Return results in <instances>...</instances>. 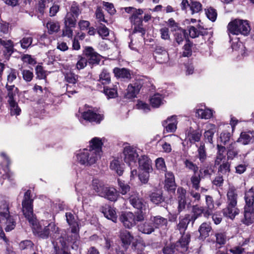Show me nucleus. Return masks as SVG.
I'll return each mask as SVG.
<instances>
[{"mask_svg":"<svg viewBox=\"0 0 254 254\" xmlns=\"http://www.w3.org/2000/svg\"><path fill=\"white\" fill-rule=\"evenodd\" d=\"M239 213V210L237 207L236 204L232 205L230 204H227V207L223 209L224 215L231 219H233Z\"/></svg>","mask_w":254,"mask_h":254,"instance_id":"a878e982","label":"nucleus"},{"mask_svg":"<svg viewBox=\"0 0 254 254\" xmlns=\"http://www.w3.org/2000/svg\"><path fill=\"white\" fill-rule=\"evenodd\" d=\"M118 83L113 85V87H106L104 88V93L107 96L108 98H114L117 96V85Z\"/></svg>","mask_w":254,"mask_h":254,"instance_id":"4c0bfd02","label":"nucleus"},{"mask_svg":"<svg viewBox=\"0 0 254 254\" xmlns=\"http://www.w3.org/2000/svg\"><path fill=\"white\" fill-rule=\"evenodd\" d=\"M192 212L193 214L190 220H191L192 223H193L195 220L198 217H200L202 214H203L204 216L206 218H208V217L210 216L208 210H206L205 208L203 207L198 205H195L192 206Z\"/></svg>","mask_w":254,"mask_h":254,"instance_id":"dca6fc26","label":"nucleus"},{"mask_svg":"<svg viewBox=\"0 0 254 254\" xmlns=\"http://www.w3.org/2000/svg\"><path fill=\"white\" fill-rule=\"evenodd\" d=\"M66 220L71 228V234L67 236V241H74L71 245L72 249L77 250L80 244L79 236L78 235L79 227L78 223L75 220L74 217L71 213H66Z\"/></svg>","mask_w":254,"mask_h":254,"instance_id":"423d86ee","label":"nucleus"},{"mask_svg":"<svg viewBox=\"0 0 254 254\" xmlns=\"http://www.w3.org/2000/svg\"><path fill=\"white\" fill-rule=\"evenodd\" d=\"M150 200L153 203L158 204L164 201V198L161 192H153L150 195Z\"/></svg>","mask_w":254,"mask_h":254,"instance_id":"864d4df0","label":"nucleus"},{"mask_svg":"<svg viewBox=\"0 0 254 254\" xmlns=\"http://www.w3.org/2000/svg\"><path fill=\"white\" fill-rule=\"evenodd\" d=\"M82 118L90 122L100 124L104 119V115L102 113H96L92 110H88L82 114Z\"/></svg>","mask_w":254,"mask_h":254,"instance_id":"ddd939ff","label":"nucleus"},{"mask_svg":"<svg viewBox=\"0 0 254 254\" xmlns=\"http://www.w3.org/2000/svg\"><path fill=\"white\" fill-rule=\"evenodd\" d=\"M163 97L160 94H155L150 99V104L153 107L158 108L163 103Z\"/></svg>","mask_w":254,"mask_h":254,"instance_id":"ea45409f","label":"nucleus"},{"mask_svg":"<svg viewBox=\"0 0 254 254\" xmlns=\"http://www.w3.org/2000/svg\"><path fill=\"white\" fill-rule=\"evenodd\" d=\"M212 227L210 223L203 222L199 227V238L200 239L204 240L209 236V233L212 230Z\"/></svg>","mask_w":254,"mask_h":254,"instance_id":"b1692460","label":"nucleus"},{"mask_svg":"<svg viewBox=\"0 0 254 254\" xmlns=\"http://www.w3.org/2000/svg\"><path fill=\"white\" fill-rule=\"evenodd\" d=\"M150 218L151 222L153 223L155 229L166 226L167 225L168 221L167 219L160 216H152Z\"/></svg>","mask_w":254,"mask_h":254,"instance_id":"2f4dec72","label":"nucleus"},{"mask_svg":"<svg viewBox=\"0 0 254 254\" xmlns=\"http://www.w3.org/2000/svg\"><path fill=\"white\" fill-rule=\"evenodd\" d=\"M30 194L31 191L30 190H27L24 193V198L22 202L23 214L28 221H32V218L34 217L33 213V200L31 198Z\"/></svg>","mask_w":254,"mask_h":254,"instance_id":"9d476101","label":"nucleus"},{"mask_svg":"<svg viewBox=\"0 0 254 254\" xmlns=\"http://www.w3.org/2000/svg\"><path fill=\"white\" fill-rule=\"evenodd\" d=\"M110 168L115 170L120 176L122 175L123 170L120 164V162L118 159H114L110 163Z\"/></svg>","mask_w":254,"mask_h":254,"instance_id":"de8ad7c7","label":"nucleus"},{"mask_svg":"<svg viewBox=\"0 0 254 254\" xmlns=\"http://www.w3.org/2000/svg\"><path fill=\"white\" fill-rule=\"evenodd\" d=\"M6 88L7 91V102L8 103L16 102V96L18 93V88L14 85H6Z\"/></svg>","mask_w":254,"mask_h":254,"instance_id":"bb28decb","label":"nucleus"},{"mask_svg":"<svg viewBox=\"0 0 254 254\" xmlns=\"http://www.w3.org/2000/svg\"><path fill=\"white\" fill-rule=\"evenodd\" d=\"M217 153L214 162V165H219L223 163V162L227 161L225 155V147L220 145H217Z\"/></svg>","mask_w":254,"mask_h":254,"instance_id":"c85d7f7f","label":"nucleus"},{"mask_svg":"<svg viewBox=\"0 0 254 254\" xmlns=\"http://www.w3.org/2000/svg\"><path fill=\"white\" fill-rule=\"evenodd\" d=\"M207 127V130L204 133V137L208 142L212 143L213 135L216 131L215 126L213 124H209Z\"/></svg>","mask_w":254,"mask_h":254,"instance_id":"c9c22d12","label":"nucleus"},{"mask_svg":"<svg viewBox=\"0 0 254 254\" xmlns=\"http://www.w3.org/2000/svg\"><path fill=\"white\" fill-rule=\"evenodd\" d=\"M190 181L192 184V187L196 190L199 188V183L200 181V177L199 175H196L195 173L191 177Z\"/></svg>","mask_w":254,"mask_h":254,"instance_id":"0e129e2a","label":"nucleus"},{"mask_svg":"<svg viewBox=\"0 0 254 254\" xmlns=\"http://www.w3.org/2000/svg\"><path fill=\"white\" fill-rule=\"evenodd\" d=\"M0 44L5 49L4 52L7 56H10L13 52L14 45L11 40H3L0 38Z\"/></svg>","mask_w":254,"mask_h":254,"instance_id":"473e14b6","label":"nucleus"},{"mask_svg":"<svg viewBox=\"0 0 254 254\" xmlns=\"http://www.w3.org/2000/svg\"><path fill=\"white\" fill-rule=\"evenodd\" d=\"M0 223L1 226H5L6 232L13 230L16 225L13 216L9 215L8 203L2 197H0Z\"/></svg>","mask_w":254,"mask_h":254,"instance_id":"7ed1b4c3","label":"nucleus"},{"mask_svg":"<svg viewBox=\"0 0 254 254\" xmlns=\"http://www.w3.org/2000/svg\"><path fill=\"white\" fill-rule=\"evenodd\" d=\"M23 79L27 82H29L32 80L33 77V72L29 70L24 69L22 71Z\"/></svg>","mask_w":254,"mask_h":254,"instance_id":"338daca9","label":"nucleus"},{"mask_svg":"<svg viewBox=\"0 0 254 254\" xmlns=\"http://www.w3.org/2000/svg\"><path fill=\"white\" fill-rule=\"evenodd\" d=\"M177 116H172L163 122V126L168 132H173L177 129Z\"/></svg>","mask_w":254,"mask_h":254,"instance_id":"6ab92c4d","label":"nucleus"},{"mask_svg":"<svg viewBox=\"0 0 254 254\" xmlns=\"http://www.w3.org/2000/svg\"><path fill=\"white\" fill-rule=\"evenodd\" d=\"M32 221H29L31 225L33 232L38 237L42 239H47L49 237L53 239H56L59 234V228L55 223L51 222L47 224L45 221L37 222V219L33 217Z\"/></svg>","mask_w":254,"mask_h":254,"instance_id":"f03ea898","label":"nucleus"},{"mask_svg":"<svg viewBox=\"0 0 254 254\" xmlns=\"http://www.w3.org/2000/svg\"><path fill=\"white\" fill-rule=\"evenodd\" d=\"M46 26L50 34L58 32L60 29V24L57 21H50L47 22Z\"/></svg>","mask_w":254,"mask_h":254,"instance_id":"79ce46f5","label":"nucleus"},{"mask_svg":"<svg viewBox=\"0 0 254 254\" xmlns=\"http://www.w3.org/2000/svg\"><path fill=\"white\" fill-rule=\"evenodd\" d=\"M196 114L198 117L204 119H209L212 116V111L208 109H198L196 112Z\"/></svg>","mask_w":254,"mask_h":254,"instance_id":"a18cd8bd","label":"nucleus"},{"mask_svg":"<svg viewBox=\"0 0 254 254\" xmlns=\"http://www.w3.org/2000/svg\"><path fill=\"white\" fill-rule=\"evenodd\" d=\"M201 136V133L197 130H192L188 133V138L191 142L199 141Z\"/></svg>","mask_w":254,"mask_h":254,"instance_id":"09e8293b","label":"nucleus"},{"mask_svg":"<svg viewBox=\"0 0 254 254\" xmlns=\"http://www.w3.org/2000/svg\"><path fill=\"white\" fill-rule=\"evenodd\" d=\"M72 27L69 25H64L63 29L62 36L67 37L69 38H71L73 36V30L71 29Z\"/></svg>","mask_w":254,"mask_h":254,"instance_id":"e2e57ef3","label":"nucleus"},{"mask_svg":"<svg viewBox=\"0 0 254 254\" xmlns=\"http://www.w3.org/2000/svg\"><path fill=\"white\" fill-rule=\"evenodd\" d=\"M216 243L219 245H223L226 244L228 238L224 232H217L215 234Z\"/></svg>","mask_w":254,"mask_h":254,"instance_id":"37998d69","label":"nucleus"},{"mask_svg":"<svg viewBox=\"0 0 254 254\" xmlns=\"http://www.w3.org/2000/svg\"><path fill=\"white\" fill-rule=\"evenodd\" d=\"M254 222V209L253 207H245L244 218L242 222L246 225H250Z\"/></svg>","mask_w":254,"mask_h":254,"instance_id":"412c9836","label":"nucleus"},{"mask_svg":"<svg viewBox=\"0 0 254 254\" xmlns=\"http://www.w3.org/2000/svg\"><path fill=\"white\" fill-rule=\"evenodd\" d=\"M190 219L189 215H186L184 218L180 219L179 223L177 226V229L180 231L181 234H183L182 236L186 235L184 233L188 227L189 222L191 221ZM187 234H188V233H187ZM189 235L190 234H189Z\"/></svg>","mask_w":254,"mask_h":254,"instance_id":"c756f323","label":"nucleus"},{"mask_svg":"<svg viewBox=\"0 0 254 254\" xmlns=\"http://www.w3.org/2000/svg\"><path fill=\"white\" fill-rule=\"evenodd\" d=\"M99 80L102 84H109L111 82L110 73L106 69H103L99 75Z\"/></svg>","mask_w":254,"mask_h":254,"instance_id":"49530a36","label":"nucleus"},{"mask_svg":"<svg viewBox=\"0 0 254 254\" xmlns=\"http://www.w3.org/2000/svg\"><path fill=\"white\" fill-rule=\"evenodd\" d=\"M190 10L192 14L198 13L202 9V5L200 2L194 0L190 1Z\"/></svg>","mask_w":254,"mask_h":254,"instance_id":"c03bdc74","label":"nucleus"},{"mask_svg":"<svg viewBox=\"0 0 254 254\" xmlns=\"http://www.w3.org/2000/svg\"><path fill=\"white\" fill-rule=\"evenodd\" d=\"M10 106V114L11 115H19L21 109L16 102L8 103Z\"/></svg>","mask_w":254,"mask_h":254,"instance_id":"4d7b16f0","label":"nucleus"},{"mask_svg":"<svg viewBox=\"0 0 254 254\" xmlns=\"http://www.w3.org/2000/svg\"><path fill=\"white\" fill-rule=\"evenodd\" d=\"M138 230L145 234H150L155 231V227L152 222H151V218L149 221L141 223L138 226Z\"/></svg>","mask_w":254,"mask_h":254,"instance_id":"393cba45","label":"nucleus"},{"mask_svg":"<svg viewBox=\"0 0 254 254\" xmlns=\"http://www.w3.org/2000/svg\"><path fill=\"white\" fill-rule=\"evenodd\" d=\"M228 30L233 35L241 34L246 36L249 34L251 27L248 21L236 19L228 24Z\"/></svg>","mask_w":254,"mask_h":254,"instance_id":"39448f33","label":"nucleus"},{"mask_svg":"<svg viewBox=\"0 0 254 254\" xmlns=\"http://www.w3.org/2000/svg\"><path fill=\"white\" fill-rule=\"evenodd\" d=\"M186 190L182 187H179L177 191V201L178 202V214L184 210L187 205Z\"/></svg>","mask_w":254,"mask_h":254,"instance_id":"4468645a","label":"nucleus"},{"mask_svg":"<svg viewBox=\"0 0 254 254\" xmlns=\"http://www.w3.org/2000/svg\"><path fill=\"white\" fill-rule=\"evenodd\" d=\"M198 158L201 163L204 162L207 157L206 152L205 148V145L203 143H201L199 148L197 150Z\"/></svg>","mask_w":254,"mask_h":254,"instance_id":"8fccbe9b","label":"nucleus"},{"mask_svg":"<svg viewBox=\"0 0 254 254\" xmlns=\"http://www.w3.org/2000/svg\"><path fill=\"white\" fill-rule=\"evenodd\" d=\"M98 33L104 38L109 35V30L104 25L101 24L98 27Z\"/></svg>","mask_w":254,"mask_h":254,"instance_id":"69168bd1","label":"nucleus"},{"mask_svg":"<svg viewBox=\"0 0 254 254\" xmlns=\"http://www.w3.org/2000/svg\"><path fill=\"white\" fill-rule=\"evenodd\" d=\"M141 85L138 82H135L128 85L125 96L127 98L131 99L136 97L139 93Z\"/></svg>","mask_w":254,"mask_h":254,"instance_id":"a211bd4d","label":"nucleus"},{"mask_svg":"<svg viewBox=\"0 0 254 254\" xmlns=\"http://www.w3.org/2000/svg\"><path fill=\"white\" fill-rule=\"evenodd\" d=\"M124 161L129 166L136 167L138 157L136 149L131 146H126L124 149Z\"/></svg>","mask_w":254,"mask_h":254,"instance_id":"9b49d317","label":"nucleus"},{"mask_svg":"<svg viewBox=\"0 0 254 254\" xmlns=\"http://www.w3.org/2000/svg\"><path fill=\"white\" fill-rule=\"evenodd\" d=\"M254 140V131H244L241 133L240 137L238 139V142L242 143L244 145L249 144L252 141Z\"/></svg>","mask_w":254,"mask_h":254,"instance_id":"cd10ccee","label":"nucleus"},{"mask_svg":"<svg viewBox=\"0 0 254 254\" xmlns=\"http://www.w3.org/2000/svg\"><path fill=\"white\" fill-rule=\"evenodd\" d=\"M102 145L103 143L100 138L94 137L90 141L89 149H84L77 154L76 158L78 162L85 166L95 163L100 158Z\"/></svg>","mask_w":254,"mask_h":254,"instance_id":"f257e3e1","label":"nucleus"},{"mask_svg":"<svg viewBox=\"0 0 254 254\" xmlns=\"http://www.w3.org/2000/svg\"><path fill=\"white\" fill-rule=\"evenodd\" d=\"M227 204L233 205L237 204L238 193L234 186H230L227 193Z\"/></svg>","mask_w":254,"mask_h":254,"instance_id":"5701e85b","label":"nucleus"},{"mask_svg":"<svg viewBox=\"0 0 254 254\" xmlns=\"http://www.w3.org/2000/svg\"><path fill=\"white\" fill-rule=\"evenodd\" d=\"M99 183L98 180H95L93 181V186H95L94 190L99 193V194L109 200L114 201L117 200L118 197V193L117 190L114 188L104 187L101 184L99 186L97 185Z\"/></svg>","mask_w":254,"mask_h":254,"instance_id":"1a4fd4ad","label":"nucleus"},{"mask_svg":"<svg viewBox=\"0 0 254 254\" xmlns=\"http://www.w3.org/2000/svg\"><path fill=\"white\" fill-rule=\"evenodd\" d=\"M165 188L168 190L174 192L176 190L175 177L171 172H167L165 174Z\"/></svg>","mask_w":254,"mask_h":254,"instance_id":"aec40b11","label":"nucleus"},{"mask_svg":"<svg viewBox=\"0 0 254 254\" xmlns=\"http://www.w3.org/2000/svg\"><path fill=\"white\" fill-rule=\"evenodd\" d=\"M245 199L246 203L245 207H253L254 203V188H251L246 192Z\"/></svg>","mask_w":254,"mask_h":254,"instance_id":"e433bc0d","label":"nucleus"},{"mask_svg":"<svg viewBox=\"0 0 254 254\" xmlns=\"http://www.w3.org/2000/svg\"><path fill=\"white\" fill-rule=\"evenodd\" d=\"M118 184L119 186V190L122 194H126L128 191H129V186L125 183L124 182L118 180Z\"/></svg>","mask_w":254,"mask_h":254,"instance_id":"680f3d73","label":"nucleus"},{"mask_svg":"<svg viewBox=\"0 0 254 254\" xmlns=\"http://www.w3.org/2000/svg\"><path fill=\"white\" fill-rule=\"evenodd\" d=\"M218 172L222 174H227L230 171V165L228 161L223 162V163L219 165Z\"/></svg>","mask_w":254,"mask_h":254,"instance_id":"052dcab7","label":"nucleus"},{"mask_svg":"<svg viewBox=\"0 0 254 254\" xmlns=\"http://www.w3.org/2000/svg\"><path fill=\"white\" fill-rule=\"evenodd\" d=\"M125 11L131 14L129 17L130 22L134 25L133 32H139L142 35L145 34V30L142 27V14L143 13L142 9H136L133 7H127L125 8Z\"/></svg>","mask_w":254,"mask_h":254,"instance_id":"20e7f679","label":"nucleus"},{"mask_svg":"<svg viewBox=\"0 0 254 254\" xmlns=\"http://www.w3.org/2000/svg\"><path fill=\"white\" fill-rule=\"evenodd\" d=\"M59 242L61 244V251H58L57 249L56 250V254H70V253H69L67 251L68 248V245L69 243L72 244V245L73 243V240H72L71 241H67V238L65 239L64 237L63 236H61L60 238H59Z\"/></svg>","mask_w":254,"mask_h":254,"instance_id":"7c9ffc66","label":"nucleus"},{"mask_svg":"<svg viewBox=\"0 0 254 254\" xmlns=\"http://www.w3.org/2000/svg\"><path fill=\"white\" fill-rule=\"evenodd\" d=\"M78 75L72 72H67L65 74V79L69 83L75 84L78 80Z\"/></svg>","mask_w":254,"mask_h":254,"instance_id":"6e6d98bb","label":"nucleus"},{"mask_svg":"<svg viewBox=\"0 0 254 254\" xmlns=\"http://www.w3.org/2000/svg\"><path fill=\"white\" fill-rule=\"evenodd\" d=\"M203 29V27L199 23L195 26L190 25L188 27L189 35L192 38L198 37Z\"/></svg>","mask_w":254,"mask_h":254,"instance_id":"72a5a7b5","label":"nucleus"},{"mask_svg":"<svg viewBox=\"0 0 254 254\" xmlns=\"http://www.w3.org/2000/svg\"><path fill=\"white\" fill-rule=\"evenodd\" d=\"M67 12L70 13L72 15L78 17L81 11L79 9V5L76 2L73 1L71 3L69 11Z\"/></svg>","mask_w":254,"mask_h":254,"instance_id":"603ef678","label":"nucleus"},{"mask_svg":"<svg viewBox=\"0 0 254 254\" xmlns=\"http://www.w3.org/2000/svg\"><path fill=\"white\" fill-rule=\"evenodd\" d=\"M139 167L145 173L152 171L151 161L145 155L141 156L138 159Z\"/></svg>","mask_w":254,"mask_h":254,"instance_id":"4be33fe9","label":"nucleus"},{"mask_svg":"<svg viewBox=\"0 0 254 254\" xmlns=\"http://www.w3.org/2000/svg\"><path fill=\"white\" fill-rule=\"evenodd\" d=\"M205 14L207 17V18L212 21V22H214L216 19L217 17V12L213 8L210 7L208 9H206L205 10Z\"/></svg>","mask_w":254,"mask_h":254,"instance_id":"13d9d810","label":"nucleus"},{"mask_svg":"<svg viewBox=\"0 0 254 254\" xmlns=\"http://www.w3.org/2000/svg\"><path fill=\"white\" fill-rule=\"evenodd\" d=\"M102 212L107 218L111 220L113 222L116 221V213L113 208L110 206H105L103 208Z\"/></svg>","mask_w":254,"mask_h":254,"instance_id":"f704fd0d","label":"nucleus"},{"mask_svg":"<svg viewBox=\"0 0 254 254\" xmlns=\"http://www.w3.org/2000/svg\"><path fill=\"white\" fill-rule=\"evenodd\" d=\"M191 44L189 42L187 41V43L184 46V51L183 55L184 57H189L191 55Z\"/></svg>","mask_w":254,"mask_h":254,"instance_id":"774afa93","label":"nucleus"},{"mask_svg":"<svg viewBox=\"0 0 254 254\" xmlns=\"http://www.w3.org/2000/svg\"><path fill=\"white\" fill-rule=\"evenodd\" d=\"M129 201L130 204L135 208L139 210V212L144 213L148 208L147 203L144 201L142 197H140L136 191H132L130 193Z\"/></svg>","mask_w":254,"mask_h":254,"instance_id":"f8f14e48","label":"nucleus"},{"mask_svg":"<svg viewBox=\"0 0 254 254\" xmlns=\"http://www.w3.org/2000/svg\"><path fill=\"white\" fill-rule=\"evenodd\" d=\"M238 151L236 150V143H232L228 147L227 157L228 159H232L238 154Z\"/></svg>","mask_w":254,"mask_h":254,"instance_id":"3c124183","label":"nucleus"},{"mask_svg":"<svg viewBox=\"0 0 254 254\" xmlns=\"http://www.w3.org/2000/svg\"><path fill=\"white\" fill-rule=\"evenodd\" d=\"M33 38L31 37H24L20 41V43L21 47L22 49H26L29 48L32 44Z\"/></svg>","mask_w":254,"mask_h":254,"instance_id":"bf43d9fd","label":"nucleus"},{"mask_svg":"<svg viewBox=\"0 0 254 254\" xmlns=\"http://www.w3.org/2000/svg\"><path fill=\"white\" fill-rule=\"evenodd\" d=\"M144 218V213L137 212L135 215L131 212H127L123 213L120 217V220L125 227L129 229L135 225L137 222L143 221Z\"/></svg>","mask_w":254,"mask_h":254,"instance_id":"6e6552de","label":"nucleus"},{"mask_svg":"<svg viewBox=\"0 0 254 254\" xmlns=\"http://www.w3.org/2000/svg\"><path fill=\"white\" fill-rule=\"evenodd\" d=\"M205 202L206 206L204 208H205L206 210H208L210 215H211L214 208V202L212 197L210 195H206Z\"/></svg>","mask_w":254,"mask_h":254,"instance_id":"5fc2aeb1","label":"nucleus"},{"mask_svg":"<svg viewBox=\"0 0 254 254\" xmlns=\"http://www.w3.org/2000/svg\"><path fill=\"white\" fill-rule=\"evenodd\" d=\"M114 73L115 76L121 78H129L130 74L129 71L126 68H115L114 69Z\"/></svg>","mask_w":254,"mask_h":254,"instance_id":"58836bf2","label":"nucleus"},{"mask_svg":"<svg viewBox=\"0 0 254 254\" xmlns=\"http://www.w3.org/2000/svg\"><path fill=\"white\" fill-rule=\"evenodd\" d=\"M119 238L122 242V246L127 249L134 239L133 235L127 230H122L120 232Z\"/></svg>","mask_w":254,"mask_h":254,"instance_id":"2eb2a0df","label":"nucleus"},{"mask_svg":"<svg viewBox=\"0 0 254 254\" xmlns=\"http://www.w3.org/2000/svg\"><path fill=\"white\" fill-rule=\"evenodd\" d=\"M85 53L87 57L89 63L91 64H98L100 61L101 56L91 47L85 48Z\"/></svg>","mask_w":254,"mask_h":254,"instance_id":"f3484780","label":"nucleus"},{"mask_svg":"<svg viewBox=\"0 0 254 254\" xmlns=\"http://www.w3.org/2000/svg\"><path fill=\"white\" fill-rule=\"evenodd\" d=\"M190 239V235H184L175 244L166 246L163 249V252L164 254H173L176 250L180 253H184L188 250Z\"/></svg>","mask_w":254,"mask_h":254,"instance_id":"0eeeda50","label":"nucleus"},{"mask_svg":"<svg viewBox=\"0 0 254 254\" xmlns=\"http://www.w3.org/2000/svg\"><path fill=\"white\" fill-rule=\"evenodd\" d=\"M77 17L72 15L70 13L67 12L64 19V25L71 26V27H75L76 24V19Z\"/></svg>","mask_w":254,"mask_h":254,"instance_id":"a19ab883","label":"nucleus"}]
</instances>
